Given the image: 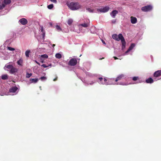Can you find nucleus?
<instances>
[{"label":"nucleus","mask_w":161,"mask_h":161,"mask_svg":"<svg viewBox=\"0 0 161 161\" xmlns=\"http://www.w3.org/2000/svg\"><path fill=\"white\" fill-rule=\"evenodd\" d=\"M68 5L71 9L73 10H77L80 8V6L78 2H72Z\"/></svg>","instance_id":"1"},{"label":"nucleus","mask_w":161,"mask_h":161,"mask_svg":"<svg viewBox=\"0 0 161 161\" xmlns=\"http://www.w3.org/2000/svg\"><path fill=\"white\" fill-rule=\"evenodd\" d=\"M153 8L152 5H149L143 7L141 8V10L144 12H148L151 11Z\"/></svg>","instance_id":"2"},{"label":"nucleus","mask_w":161,"mask_h":161,"mask_svg":"<svg viewBox=\"0 0 161 161\" xmlns=\"http://www.w3.org/2000/svg\"><path fill=\"white\" fill-rule=\"evenodd\" d=\"M77 63V59L75 58H72L69 60L68 64L70 66H74Z\"/></svg>","instance_id":"3"},{"label":"nucleus","mask_w":161,"mask_h":161,"mask_svg":"<svg viewBox=\"0 0 161 161\" xmlns=\"http://www.w3.org/2000/svg\"><path fill=\"white\" fill-rule=\"evenodd\" d=\"M19 22L23 25H25L27 23L28 21L26 19L22 18L19 20Z\"/></svg>","instance_id":"4"},{"label":"nucleus","mask_w":161,"mask_h":161,"mask_svg":"<svg viewBox=\"0 0 161 161\" xmlns=\"http://www.w3.org/2000/svg\"><path fill=\"white\" fill-rule=\"evenodd\" d=\"M122 35L121 34H119L118 36L116 34H114L112 36V37L113 38L117 41H119L120 40V38L119 35Z\"/></svg>","instance_id":"5"},{"label":"nucleus","mask_w":161,"mask_h":161,"mask_svg":"<svg viewBox=\"0 0 161 161\" xmlns=\"http://www.w3.org/2000/svg\"><path fill=\"white\" fill-rule=\"evenodd\" d=\"M18 71V69L14 67V66L11 69L9 70V73L12 74H14Z\"/></svg>","instance_id":"6"},{"label":"nucleus","mask_w":161,"mask_h":161,"mask_svg":"<svg viewBox=\"0 0 161 161\" xmlns=\"http://www.w3.org/2000/svg\"><path fill=\"white\" fill-rule=\"evenodd\" d=\"M161 75V70H158L155 71L153 74V76L157 77Z\"/></svg>","instance_id":"7"},{"label":"nucleus","mask_w":161,"mask_h":161,"mask_svg":"<svg viewBox=\"0 0 161 161\" xmlns=\"http://www.w3.org/2000/svg\"><path fill=\"white\" fill-rule=\"evenodd\" d=\"M119 37L120 38V40L121 41V42H122V45L124 46H125L126 42L122 35H120Z\"/></svg>","instance_id":"8"},{"label":"nucleus","mask_w":161,"mask_h":161,"mask_svg":"<svg viewBox=\"0 0 161 161\" xmlns=\"http://www.w3.org/2000/svg\"><path fill=\"white\" fill-rule=\"evenodd\" d=\"M118 13V11L116 10H113L110 13V15L111 16L114 18L115 17L116 15Z\"/></svg>","instance_id":"9"},{"label":"nucleus","mask_w":161,"mask_h":161,"mask_svg":"<svg viewBox=\"0 0 161 161\" xmlns=\"http://www.w3.org/2000/svg\"><path fill=\"white\" fill-rule=\"evenodd\" d=\"M135 46V44L134 43H132L131 44L128 50L125 52V54H126L128 53Z\"/></svg>","instance_id":"10"},{"label":"nucleus","mask_w":161,"mask_h":161,"mask_svg":"<svg viewBox=\"0 0 161 161\" xmlns=\"http://www.w3.org/2000/svg\"><path fill=\"white\" fill-rule=\"evenodd\" d=\"M125 77V75L123 74H121L119 75L116 78L115 81L117 82L118 81L123 79Z\"/></svg>","instance_id":"11"},{"label":"nucleus","mask_w":161,"mask_h":161,"mask_svg":"<svg viewBox=\"0 0 161 161\" xmlns=\"http://www.w3.org/2000/svg\"><path fill=\"white\" fill-rule=\"evenodd\" d=\"M89 26V23L88 22L80 24L79 25V27L80 26L85 28H87Z\"/></svg>","instance_id":"12"},{"label":"nucleus","mask_w":161,"mask_h":161,"mask_svg":"<svg viewBox=\"0 0 161 161\" xmlns=\"http://www.w3.org/2000/svg\"><path fill=\"white\" fill-rule=\"evenodd\" d=\"M18 89V88L16 86L13 87L9 89V92H15Z\"/></svg>","instance_id":"13"},{"label":"nucleus","mask_w":161,"mask_h":161,"mask_svg":"<svg viewBox=\"0 0 161 161\" xmlns=\"http://www.w3.org/2000/svg\"><path fill=\"white\" fill-rule=\"evenodd\" d=\"M131 22L133 24H135L137 22V19L136 17L131 16Z\"/></svg>","instance_id":"14"},{"label":"nucleus","mask_w":161,"mask_h":161,"mask_svg":"<svg viewBox=\"0 0 161 161\" xmlns=\"http://www.w3.org/2000/svg\"><path fill=\"white\" fill-rule=\"evenodd\" d=\"M146 82L147 83H152L153 82V80L151 77L148 78L146 80Z\"/></svg>","instance_id":"15"},{"label":"nucleus","mask_w":161,"mask_h":161,"mask_svg":"<svg viewBox=\"0 0 161 161\" xmlns=\"http://www.w3.org/2000/svg\"><path fill=\"white\" fill-rule=\"evenodd\" d=\"M99 80L98 81V82L99 83H100L102 84H105V85H108V83H103V78L102 77H100L99 78Z\"/></svg>","instance_id":"16"},{"label":"nucleus","mask_w":161,"mask_h":161,"mask_svg":"<svg viewBox=\"0 0 161 161\" xmlns=\"http://www.w3.org/2000/svg\"><path fill=\"white\" fill-rule=\"evenodd\" d=\"M23 63V59L21 58L17 62V63L18 65L20 66H22V64Z\"/></svg>","instance_id":"17"},{"label":"nucleus","mask_w":161,"mask_h":161,"mask_svg":"<svg viewBox=\"0 0 161 161\" xmlns=\"http://www.w3.org/2000/svg\"><path fill=\"white\" fill-rule=\"evenodd\" d=\"M38 81V79L37 78L36 79H31L30 80V81L31 83H36Z\"/></svg>","instance_id":"18"},{"label":"nucleus","mask_w":161,"mask_h":161,"mask_svg":"<svg viewBox=\"0 0 161 161\" xmlns=\"http://www.w3.org/2000/svg\"><path fill=\"white\" fill-rule=\"evenodd\" d=\"M109 8L108 7H106L103 8L102 11L104 12H107L108 11Z\"/></svg>","instance_id":"19"},{"label":"nucleus","mask_w":161,"mask_h":161,"mask_svg":"<svg viewBox=\"0 0 161 161\" xmlns=\"http://www.w3.org/2000/svg\"><path fill=\"white\" fill-rule=\"evenodd\" d=\"M31 53L30 50H26L25 52V55L27 57H29V54Z\"/></svg>","instance_id":"20"},{"label":"nucleus","mask_w":161,"mask_h":161,"mask_svg":"<svg viewBox=\"0 0 161 161\" xmlns=\"http://www.w3.org/2000/svg\"><path fill=\"white\" fill-rule=\"evenodd\" d=\"M13 66L11 65H6L5 66V68H6L7 69H9L10 70L13 67Z\"/></svg>","instance_id":"21"},{"label":"nucleus","mask_w":161,"mask_h":161,"mask_svg":"<svg viewBox=\"0 0 161 161\" xmlns=\"http://www.w3.org/2000/svg\"><path fill=\"white\" fill-rule=\"evenodd\" d=\"M4 2L6 5L8 4L11 3V0H4Z\"/></svg>","instance_id":"22"},{"label":"nucleus","mask_w":161,"mask_h":161,"mask_svg":"<svg viewBox=\"0 0 161 161\" xmlns=\"http://www.w3.org/2000/svg\"><path fill=\"white\" fill-rule=\"evenodd\" d=\"M2 79L3 80H7L8 79V76L7 75H4L2 76Z\"/></svg>","instance_id":"23"},{"label":"nucleus","mask_w":161,"mask_h":161,"mask_svg":"<svg viewBox=\"0 0 161 161\" xmlns=\"http://www.w3.org/2000/svg\"><path fill=\"white\" fill-rule=\"evenodd\" d=\"M73 22V21L72 19H69L67 21L68 24L69 25H70L72 24V22Z\"/></svg>","instance_id":"24"},{"label":"nucleus","mask_w":161,"mask_h":161,"mask_svg":"<svg viewBox=\"0 0 161 161\" xmlns=\"http://www.w3.org/2000/svg\"><path fill=\"white\" fill-rule=\"evenodd\" d=\"M55 57L57 58L60 59L61 58L62 56L60 54L58 53L55 55Z\"/></svg>","instance_id":"25"},{"label":"nucleus","mask_w":161,"mask_h":161,"mask_svg":"<svg viewBox=\"0 0 161 161\" xmlns=\"http://www.w3.org/2000/svg\"><path fill=\"white\" fill-rule=\"evenodd\" d=\"M51 66H52V64H49L48 65H46V64H42V65H41V66H42V67H43L44 68H46V67H48V66H51Z\"/></svg>","instance_id":"26"},{"label":"nucleus","mask_w":161,"mask_h":161,"mask_svg":"<svg viewBox=\"0 0 161 161\" xmlns=\"http://www.w3.org/2000/svg\"><path fill=\"white\" fill-rule=\"evenodd\" d=\"M41 57L43 58H47L48 57V56L47 54H44L41 55Z\"/></svg>","instance_id":"27"},{"label":"nucleus","mask_w":161,"mask_h":161,"mask_svg":"<svg viewBox=\"0 0 161 161\" xmlns=\"http://www.w3.org/2000/svg\"><path fill=\"white\" fill-rule=\"evenodd\" d=\"M53 4H51L47 6V8L49 9H51L53 8Z\"/></svg>","instance_id":"28"},{"label":"nucleus","mask_w":161,"mask_h":161,"mask_svg":"<svg viewBox=\"0 0 161 161\" xmlns=\"http://www.w3.org/2000/svg\"><path fill=\"white\" fill-rule=\"evenodd\" d=\"M132 79L133 81H135L139 79V77L137 76L134 77L132 78Z\"/></svg>","instance_id":"29"},{"label":"nucleus","mask_w":161,"mask_h":161,"mask_svg":"<svg viewBox=\"0 0 161 161\" xmlns=\"http://www.w3.org/2000/svg\"><path fill=\"white\" fill-rule=\"evenodd\" d=\"M32 75L31 73H27L26 74V77L27 78H29Z\"/></svg>","instance_id":"30"},{"label":"nucleus","mask_w":161,"mask_h":161,"mask_svg":"<svg viewBox=\"0 0 161 161\" xmlns=\"http://www.w3.org/2000/svg\"><path fill=\"white\" fill-rule=\"evenodd\" d=\"M47 79V77L45 76H42L40 78V79H41L42 80H46Z\"/></svg>","instance_id":"31"},{"label":"nucleus","mask_w":161,"mask_h":161,"mask_svg":"<svg viewBox=\"0 0 161 161\" xmlns=\"http://www.w3.org/2000/svg\"><path fill=\"white\" fill-rule=\"evenodd\" d=\"M40 30L41 32L42 33L45 32L44 30L43 27L42 26H40Z\"/></svg>","instance_id":"32"},{"label":"nucleus","mask_w":161,"mask_h":161,"mask_svg":"<svg viewBox=\"0 0 161 161\" xmlns=\"http://www.w3.org/2000/svg\"><path fill=\"white\" fill-rule=\"evenodd\" d=\"M56 29L59 31H61V28L58 25H57L56 26Z\"/></svg>","instance_id":"33"},{"label":"nucleus","mask_w":161,"mask_h":161,"mask_svg":"<svg viewBox=\"0 0 161 161\" xmlns=\"http://www.w3.org/2000/svg\"><path fill=\"white\" fill-rule=\"evenodd\" d=\"M8 49L10 51H14L15 50V49L14 48L10 47H8Z\"/></svg>","instance_id":"34"},{"label":"nucleus","mask_w":161,"mask_h":161,"mask_svg":"<svg viewBox=\"0 0 161 161\" xmlns=\"http://www.w3.org/2000/svg\"><path fill=\"white\" fill-rule=\"evenodd\" d=\"M0 6V9L2 10L5 7V5L4 4H2L1 6Z\"/></svg>","instance_id":"35"},{"label":"nucleus","mask_w":161,"mask_h":161,"mask_svg":"<svg viewBox=\"0 0 161 161\" xmlns=\"http://www.w3.org/2000/svg\"><path fill=\"white\" fill-rule=\"evenodd\" d=\"M42 39L44 40L45 39V32L42 33Z\"/></svg>","instance_id":"36"},{"label":"nucleus","mask_w":161,"mask_h":161,"mask_svg":"<svg viewBox=\"0 0 161 161\" xmlns=\"http://www.w3.org/2000/svg\"><path fill=\"white\" fill-rule=\"evenodd\" d=\"M86 9L90 12H93V10H92L90 8H87Z\"/></svg>","instance_id":"37"},{"label":"nucleus","mask_w":161,"mask_h":161,"mask_svg":"<svg viewBox=\"0 0 161 161\" xmlns=\"http://www.w3.org/2000/svg\"><path fill=\"white\" fill-rule=\"evenodd\" d=\"M50 1L52 2L53 3H57V1L56 0H50Z\"/></svg>","instance_id":"38"},{"label":"nucleus","mask_w":161,"mask_h":161,"mask_svg":"<svg viewBox=\"0 0 161 161\" xmlns=\"http://www.w3.org/2000/svg\"><path fill=\"white\" fill-rule=\"evenodd\" d=\"M112 22L114 24L116 22V19L112 20Z\"/></svg>","instance_id":"39"},{"label":"nucleus","mask_w":161,"mask_h":161,"mask_svg":"<svg viewBox=\"0 0 161 161\" xmlns=\"http://www.w3.org/2000/svg\"><path fill=\"white\" fill-rule=\"evenodd\" d=\"M116 84L117 85L120 84V85H125V84H124V83H121L120 84H119L118 83H117Z\"/></svg>","instance_id":"40"},{"label":"nucleus","mask_w":161,"mask_h":161,"mask_svg":"<svg viewBox=\"0 0 161 161\" xmlns=\"http://www.w3.org/2000/svg\"><path fill=\"white\" fill-rule=\"evenodd\" d=\"M103 80H104V82H103V83H107L106 82L107 81L106 79L105 78H104Z\"/></svg>","instance_id":"41"},{"label":"nucleus","mask_w":161,"mask_h":161,"mask_svg":"<svg viewBox=\"0 0 161 161\" xmlns=\"http://www.w3.org/2000/svg\"><path fill=\"white\" fill-rule=\"evenodd\" d=\"M125 46H122V50L124 49L125 48Z\"/></svg>","instance_id":"42"},{"label":"nucleus","mask_w":161,"mask_h":161,"mask_svg":"<svg viewBox=\"0 0 161 161\" xmlns=\"http://www.w3.org/2000/svg\"><path fill=\"white\" fill-rule=\"evenodd\" d=\"M57 79H58V77H57L56 78H55V79H53V80L54 81H55L57 80Z\"/></svg>","instance_id":"43"},{"label":"nucleus","mask_w":161,"mask_h":161,"mask_svg":"<svg viewBox=\"0 0 161 161\" xmlns=\"http://www.w3.org/2000/svg\"><path fill=\"white\" fill-rule=\"evenodd\" d=\"M113 58H114V59H118V58L116 57H114Z\"/></svg>","instance_id":"44"},{"label":"nucleus","mask_w":161,"mask_h":161,"mask_svg":"<svg viewBox=\"0 0 161 161\" xmlns=\"http://www.w3.org/2000/svg\"><path fill=\"white\" fill-rule=\"evenodd\" d=\"M35 62L37 63V64H38L39 65H40V64L38 62L36 61H35Z\"/></svg>","instance_id":"45"},{"label":"nucleus","mask_w":161,"mask_h":161,"mask_svg":"<svg viewBox=\"0 0 161 161\" xmlns=\"http://www.w3.org/2000/svg\"><path fill=\"white\" fill-rule=\"evenodd\" d=\"M93 81H92L90 83V84L91 85H92L93 84Z\"/></svg>","instance_id":"46"},{"label":"nucleus","mask_w":161,"mask_h":161,"mask_svg":"<svg viewBox=\"0 0 161 161\" xmlns=\"http://www.w3.org/2000/svg\"><path fill=\"white\" fill-rule=\"evenodd\" d=\"M55 46V44H53V45H52V46H53V47H54V46Z\"/></svg>","instance_id":"47"},{"label":"nucleus","mask_w":161,"mask_h":161,"mask_svg":"<svg viewBox=\"0 0 161 161\" xmlns=\"http://www.w3.org/2000/svg\"><path fill=\"white\" fill-rule=\"evenodd\" d=\"M102 42H103V43L105 44V42L104 41H103Z\"/></svg>","instance_id":"48"},{"label":"nucleus","mask_w":161,"mask_h":161,"mask_svg":"<svg viewBox=\"0 0 161 161\" xmlns=\"http://www.w3.org/2000/svg\"><path fill=\"white\" fill-rule=\"evenodd\" d=\"M41 62L42 63H44V61H43V60H42V61H41Z\"/></svg>","instance_id":"49"}]
</instances>
